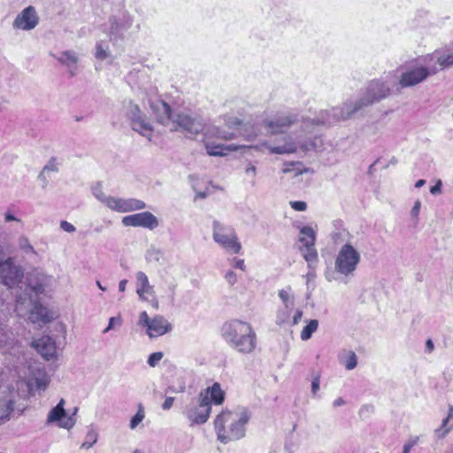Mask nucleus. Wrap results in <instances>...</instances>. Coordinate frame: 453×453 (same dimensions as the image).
Returning <instances> with one entry per match:
<instances>
[{"label": "nucleus", "instance_id": "nucleus-7", "mask_svg": "<svg viewBox=\"0 0 453 453\" xmlns=\"http://www.w3.org/2000/svg\"><path fill=\"white\" fill-rule=\"evenodd\" d=\"M212 237L215 242L220 245L224 250L232 253L238 254L242 249V244L234 229L226 226L218 220L212 223Z\"/></svg>", "mask_w": 453, "mask_h": 453}, {"label": "nucleus", "instance_id": "nucleus-12", "mask_svg": "<svg viewBox=\"0 0 453 453\" xmlns=\"http://www.w3.org/2000/svg\"><path fill=\"white\" fill-rule=\"evenodd\" d=\"M24 278L22 267L14 263L13 258L8 257L0 262V283L8 288L18 286Z\"/></svg>", "mask_w": 453, "mask_h": 453}, {"label": "nucleus", "instance_id": "nucleus-27", "mask_svg": "<svg viewBox=\"0 0 453 453\" xmlns=\"http://www.w3.org/2000/svg\"><path fill=\"white\" fill-rule=\"evenodd\" d=\"M15 411L14 400L10 395L0 399V419L8 420L11 414Z\"/></svg>", "mask_w": 453, "mask_h": 453}, {"label": "nucleus", "instance_id": "nucleus-26", "mask_svg": "<svg viewBox=\"0 0 453 453\" xmlns=\"http://www.w3.org/2000/svg\"><path fill=\"white\" fill-rule=\"evenodd\" d=\"M29 319L33 323H47L50 321L51 316H50V312L46 307L35 305L29 315Z\"/></svg>", "mask_w": 453, "mask_h": 453}, {"label": "nucleus", "instance_id": "nucleus-16", "mask_svg": "<svg viewBox=\"0 0 453 453\" xmlns=\"http://www.w3.org/2000/svg\"><path fill=\"white\" fill-rule=\"evenodd\" d=\"M121 222L125 226L144 227L150 230L157 228L159 225L157 218L150 211L125 216Z\"/></svg>", "mask_w": 453, "mask_h": 453}, {"label": "nucleus", "instance_id": "nucleus-21", "mask_svg": "<svg viewBox=\"0 0 453 453\" xmlns=\"http://www.w3.org/2000/svg\"><path fill=\"white\" fill-rule=\"evenodd\" d=\"M28 288L36 295L43 293L46 286L47 277L36 271L29 273L27 277Z\"/></svg>", "mask_w": 453, "mask_h": 453}, {"label": "nucleus", "instance_id": "nucleus-22", "mask_svg": "<svg viewBox=\"0 0 453 453\" xmlns=\"http://www.w3.org/2000/svg\"><path fill=\"white\" fill-rule=\"evenodd\" d=\"M19 342L13 332L7 328L0 326V350L7 353L14 349Z\"/></svg>", "mask_w": 453, "mask_h": 453}, {"label": "nucleus", "instance_id": "nucleus-6", "mask_svg": "<svg viewBox=\"0 0 453 453\" xmlns=\"http://www.w3.org/2000/svg\"><path fill=\"white\" fill-rule=\"evenodd\" d=\"M360 261V252L352 244L347 242L338 250L334 260V270L345 279H349L354 276Z\"/></svg>", "mask_w": 453, "mask_h": 453}, {"label": "nucleus", "instance_id": "nucleus-13", "mask_svg": "<svg viewBox=\"0 0 453 453\" xmlns=\"http://www.w3.org/2000/svg\"><path fill=\"white\" fill-rule=\"evenodd\" d=\"M173 121L190 136L200 134L204 127V123L201 117L184 112L174 115Z\"/></svg>", "mask_w": 453, "mask_h": 453}, {"label": "nucleus", "instance_id": "nucleus-44", "mask_svg": "<svg viewBox=\"0 0 453 453\" xmlns=\"http://www.w3.org/2000/svg\"><path fill=\"white\" fill-rule=\"evenodd\" d=\"M418 439L419 438L416 436L408 440L403 445V453H410L411 449L418 443Z\"/></svg>", "mask_w": 453, "mask_h": 453}, {"label": "nucleus", "instance_id": "nucleus-47", "mask_svg": "<svg viewBox=\"0 0 453 453\" xmlns=\"http://www.w3.org/2000/svg\"><path fill=\"white\" fill-rule=\"evenodd\" d=\"M121 322H122V320H121L120 317L110 318L108 326L104 330V333L105 334V333L109 332L111 329H112L115 324L120 326Z\"/></svg>", "mask_w": 453, "mask_h": 453}, {"label": "nucleus", "instance_id": "nucleus-54", "mask_svg": "<svg viewBox=\"0 0 453 453\" xmlns=\"http://www.w3.org/2000/svg\"><path fill=\"white\" fill-rule=\"evenodd\" d=\"M441 180H438L436 184L430 188V193L432 195H439L441 193Z\"/></svg>", "mask_w": 453, "mask_h": 453}, {"label": "nucleus", "instance_id": "nucleus-20", "mask_svg": "<svg viewBox=\"0 0 453 453\" xmlns=\"http://www.w3.org/2000/svg\"><path fill=\"white\" fill-rule=\"evenodd\" d=\"M37 351L47 360L53 358L56 355V344L50 336H42L34 342Z\"/></svg>", "mask_w": 453, "mask_h": 453}, {"label": "nucleus", "instance_id": "nucleus-9", "mask_svg": "<svg viewBox=\"0 0 453 453\" xmlns=\"http://www.w3.org/2000/svg\"><path fill=\"white\" fill-rule=\"evenodd\" d=\"M315 241L316 233L312 227L308 226L301 227L299 242L302 243V246L300 247V251L309 268H313L319 262Z\"/></svg>", "mask_w": 453, "mask_h": 453}, {"label": "nucleus", "instance_id": "nucleus-35", "mask_svg": "<svg viewBox=\"0 0 453 453\" xmlns=\"http://www.w3.org/2000/svg\"><path fill=\"white\" fill-rule=\"evenodd\" d=\"M437 62L441 68L453 65V51L438 57Z\"/></svg>", "mask_w": 453, "mask_h": 453}, {"label": "nucleus", "instance_id": "nucleus-49", "mask_svg": "<svg viewBox=\"0 0 453 453\" xmlns=\"http://www.w3.org/2000/svg\"><path fill=\"white\" fill-rule=\"evenodd\" d=\"M42 171L49 173V172H58V168L55 162L54 158H51L47 165H44L42 168Z\"/></svg>", "mask_w": 453, "mask_h": 453}, {"label": "nucleus", "instance_id": "nucleus-61", "mask_svg": "<svg viewBox=\"0 0 453 453\" xmlns=\"http://www.w3.org/2000/svg\"><path fill=\"white\" fill-rule=\"evenodd\" d=\"M4 219L6 222H9V221H20L18 218H16L13 214L10 213V212H6L4 214Z\"/></svg>", "mask_w": 453, "mask_h": 453}, {"label": "nucleus", "instance_id": "nucleus-17", "mask_svg": "<svg viewBox=\"0 0 453 453\" xmlns=\"http://www.w3.org/2000/svg\"><path fill=\"white\" fill-rule=\"evenodd\" d=\"M39 22L38 15L33 6L25 8L14 19L13 27L21 30H31Z\"/></svg>", "mask_w": 453, "mask_h": 453}, {"label": "nucleus", "instance_id": "nucleus-57", "mask_svg": "<svg viewBox=\"0 0 453 453\" xmlns=\"http://www.w3.org/2000/svg\"><path fill=\"white\" fill-rule=\"evenodd\" d=\"M47 173L42 171L39 173L38 179L42 183V187L45 188L48 185V180L46 176Z\"/></svg>", "mask_w": 453, "mask_h": 453}, {"label": "nucleus", "instance_id": "nucleus-33", "mask_svg": "<svg viewBox=\"0 0 453 453\" xmlns=\"http://www.w3.org/2000/svg\"><path fill=\"white\" fill-rule=\"evenodd\" d=\"M97 441V433L93 429L89 428L86 434V440L81 444L82 449H89Z\"/></svg>", "mask_w": 453, "mask_h": 453}, {"label": "nucleus", "instance_id": "nucleus-8", "mask_svg": "<svg viewBox=\"0 0 453 453\" xmlns=\"http://www.w3.org/2000/svg\"><path fill=\"white\" fill-rule=\"evenodd\" d=\"M300 120V115L296 111H281L274 116L264 120L267 131L273 134L284 133Z\"/></svg>", "mask_w": 453, "mask_h": 453}, {"label": "nucleus", "instance_id": "nucleus-5", "mask_svg": "<svg viewBox=\"0 0 453 453\" xmlns=\"http://www.w3.org/2000/svg\"><path fill=\"white\" fill-rule=\"evenodd\" d=\"M297 145L303 152L322 151L324 150V139L321 135L314 134L306 139L298 137L297 142H296L291 137H287L281 145L272 146L266 144V147L270 153L282 155L295 153L297 150Z\"/></svg>", "mask_w": 453, "mask_h": 453}, {"label": "nucleus", "instance_id": "nucleus-1", "mask_svg": "<svg viewBox=\"0 0 453 453\" xmlns=\"http://www.w3.org/2000/svg\"><path fill=\"white\" fill-rule=\"evenodd\" d=\"M395 75L391 73L371 81L357 100L347 101L340 108L321 111L314 119L302 118L303 131L309 132V129L315 126H330L338 121L350 119L362 109L387 98L391 93L395 94Z\"/></svg>", "mask_w": 453, "mask_h": 453}, {"label": "nucleus", "instance_id": "nucleus-11", "mask_svg": "<svg viewBox=\"0 0 453 453\" xmlns=\"http://www.w3.org/2000/svg\"><path fill=\"white\" fill-rule=\"evenodd\" d=\"M430 74L429 68L423 65L406 69L402 72L399 77L395 76V94H399L403 88L423 82Z\"/></svg>", "mask_w": 453, "mask_h": 453}, {"label": "nucleus", "instance_id": "nucleus-37", "mask_svg": "<svg viewBox=\"0 0 453 453\" xmlns=\"http://www.w3.org/2000/svg\"><path fill=\"white\" fill-rule=\"evenodd\" d=\"M92 193L95 196V197L99 200L101 203H103L104 205H106V201L108 198H110L111 196H106L103 190L101 185H96L93 188Z\"/></svg>", "mask_w": 453, "mask_h": 453}, {"label": "nucleus", "instance_id": "nucleus-64", "mask_svg": "<svg viewBox=\"0 0 453 453\" xmlns=\"http://www.w3.org/2000/svg\"><path fill=\"white\" fill-rule=\"evenodd\" d=\"M127 284V280H121L119 283V291L124 292L126 290Z\"/></svg>", "mask_w": 453, "mask_h": 453}, {"label": "nucleus", "instance_id": "nucleus-63", "mask_svg": "<svg viewBox=\"0 0 453 453\" xmlns=\"http://www.w3.org/2000/svg\"><path fill=\"white\" fill-rule=\"evenodd\" d=\"M344 404H345V401L342 397L336 398L333 403L334 407H340Z\"/></svg>", "mask_w": 453, "mask_h": 453}, {"label": "nucleus", "instance_id": "nucleus-36", "mask_svg": "<svg viewBox=\"0 0 453 453\" xmlns=\"http://www.w3.org/2000/svg\"><path fill=\"white\" fill-rule=\"evenodd\" d=\"M453 418V406L449 405V412L447 417L442 420V424L440 429H438L436 432L439 433L441 430H444L441 434L442 436H444L446 434H448L450 430V427H447V425L450 419Z\"/></svg>", "mask_w": 453, "mask_h": 453}, {"label": "nucleus", "instance_id": "nucleus-31", "mask_svg": "<svg viewBox=\"0 0 453 453\" xmlns=\"http://www.w3.org/2000/svg\"><path fill=\"white\" fill-rule=\"evenodd\" d=\"M279 297L281 300L283 305L287 307L295 306V296L292 294L290 287L285 289H280L279 291Z\"/></svg>", "mask_w": 453, "mask_h": 453}, {"label": "nucleus", "instance_id": "nucleus-32", "mask_svg": "<svg viewBox=\"0 0 453 453\" xmlns=\"http://www.w3.org/2000/svg\"><path fill=\"white\" fill-rule=\"evenodd\" d=\"M318 326H319V322L317 319L310 320L308 325L305 326L301 332V335H300L301 339L303 341L309 340L311 337L312 334L317 331Z\"/></svg>", "mask_w": 453, "mask_h": 453}, {"label": "nucleus", "instance_id": "nucleus-45", "mask_svg": "<svg viewBox=\"0 0 453 453\" xmlns=\"http://www.w3.org/2000/svg\"><path fill=\"white\" fill-rule=\"evenodd\" d=\"M290 206L297 211H304L307 209V203L303 201H291Z\"/></svg>", "mask_w": 453, "mask_h": 453}, {"label": "nucleus", "instance_id": "nucleus-42", "mask_svg": "<svg viewBox=\"0 0 453 453\" xmlns=\"http://www.w3.org/2000/svg\"><path fill=\"white\" fill-rule=\"evenodd\" d=\"M148 256L150 261H156L158 263L163 257V252L159 249L151 248L148 251Z\"/></svg>", "mask_w": 453, "mask_h": 453}, {"label": "nucleus", "instance_id": "nucleus-60", "mask_svg": "<svg viewBox=\"0 0 453 453\" xmlns=\"http://www.w3.org/2000/svg\"><path fill=\"white\" fill-rule=\"evenodd\" d=\"M245 173L246 174L250 175L251 174L253 177L256 176V173H257V169L254 165H250L247 166V168L245 169Z\"/></svg>", "mask_w": 453, "mask_h": 453}, {"label": "nucleus", "instance_id": "nucleus-58", "mask_svg": "<svg viewBox=\"0 0 453 453\" xmlns=\"http://www.w3.org/2000/svg\"><path fill=\"white\" fill-rule=\"evenodd\" d=\"M234 267L238 268L242 271H245V264L243 259H234Z\"/></svg>", "mask_w": 453, "mask_h": 453}, {"label": "nucleus", "instance_id": "nucleus-56", "mask_svg": "<svg viewBox=\"0 0 453 453\" xmlns=\"http://www.w3.org/2000/svg\"><path fill=\"white\" fill-rule=\"evenodd\" d=\"M344 233L348 234L345 229H343L342 232H334L332 234V240L335 244L339 243L340 241H342L341 237Z\"/></svg>", "mask_w": 453, "mask_h": 453}, {"label": "nucleus", "instance_id": "nucleus-53", "mask_svg": "<svg viewBox=\"0 0 453 453\" xmlns=\"http://www.w3.org/2000/svg\"><path fill=\"white\" fill-rule=\"evenodd\" d=\"M302 317H303V311L300 310V309H297L295 311V314H294V316L292 318L291 325L292 326L297 325L300 322Z\"/></svg>", "mask_w": 453, "mask_h": 453}, {"label": "nucleus", "instance_id": "nucleus-40", "mask_svg": "<svg viewBox=\"0 0 453 453\" xmlns=\"http://www.w3.org/2000/svg\"><path fill=\"white\" fill-rule=\"evenodd\" d=\"M357 365V357L354 351H349V357L344 364L347 370H353Z\"/></svg>", "mask_w": 453, "mask_h": 453}, {"label": "nucleus", "instance_id": "nucleus-50", "mask_svg": "<svg viewBox=\"0 0 453 453\" xmlns=\"http://www.w3.org/2000/svg\"><path fill=\"white\" fill-rule=\"evenodd\" d=\"M225 279L227 281V283L231 286L234 285L237 281V275L233 271H228L225 274Z\"/></svg>", "mask_w": 453, "mask_h": 453}, {"label": "nucleus", "instance_id": "nucleus-41", "mask_svg": "<svg viewBox=\"0 0 453 453\" xmlns=\"http://www.w3.org/2000/svg\"><path fill=\"white\" fill-rule=\"evenodd\" d=\"M162 358H163L162 352H160V351L154 352L149 356L147 362L150 367H155L156 365H157V364L160 362V360Z\"/></svg>", "mask_w": 453, "mask_h": 453}, {"label": "nucleus", "instance_id": "nucleus-25", "mask_svg": "<svg viewBox=\"0 0 453 453\" xmlns=\"http://www.w3.org/2000/svg\"><path fill=\"white\" fill-rule=\"evenodd\" d=\"M57 59L68 68L71 76H74L76 74V65L78 58L73 51H64L60 54L59 57L57 58Z\"/></svg>", "mask_w": 453, "mask_h": 453}, {"label": "nucleus", "instance_id": "nucleus-30", "mask_svg": "<svg viewBox=\"0 0 453 453\" xmlns=\"http://www.w3.org/2000/svg\"><path fill=\"white\" fill-rule=\"evenodd\" d=\"M295 306H290L287 308V306L283 305L280 307L276 315V324L277 325H284L290 322V317L294 311Z\"/></svg>", "mask_w": 453, "mask_h": 453}, {"label": "nucleus", "instance_id": "nucleus-15", "mask_svg": "<svg viewBox=\"0 0 453 453\" xmlns=\"http://www.w3.org/2000/svg\"><path fill=\"white\" fill-rule=\"evenodd\" d=\"M106 207L110 210L125 213L134 211L143 210L146 208V203L136 198H122L116 196H110L106 201Z\"/></svg>", "mask_w": 453, "mask_h": 453}, {"label": "nucleus", "instance_id": "nucleus-14", "mask_svg": "<svg viewBox=\"0 0 453 453\" xmlns=\"http://www.w3.org/2000/svg\"><path fill=\"white\" fill-rule=\"evenodd\" d=\"M65 401L61 399L58 403L49 412L47 422H58V426L59 427L69 430L73 428L76 423V419L73 416L76 414L78 409H74L73 415H67L65 410Z\"/></svg>", "mask_w": 453, "mask_h": 453}, {"label": "nucleus", "instance_id": "nucleus-2", "mask_svg": "<svg viewBox=\"0 0 453 453\" xmlns=\"http://www.w3.org/2000/svg\"><path fill=\"white\" fill-rule=\"evenodd\" d=\"M250 418V414L246 408H240L234 411L223 410L214 420L218 440L222 443H227L243 438Z\"/></svg>", "mask_w": 453, "mask_h": 453}, {"label": "nucleus", "instance_id": "nucleus-4", "mask_svg": "<svg viewBox=\"0 0 453 453\" xmlns=\"http://www.w3.org/2000/svg\"><path fill=\"white\" fill-rule=\"evenodd\" d=\"M224 400L225 392L219 383L215 382L211 387L202 390L196 402L192 401L184 413L192 425L204 424L210 417L211 403L220 405Z\"/></svg>", "mask_w": 453, "mask_h": 453}, {"label": "nucleus", "instance_id": "nucleus-62", "mask_svg": "<svg viewBox=\"0 0 453 453\" xmlns=\"http://www.w3.org/2000/svg\"><path fill=\"white\" fill-rule=\"evenodd\" d=\"M317 265L313 267V268H309L310 271L307 273L306 274V279L307 280H311L312 279L315 278L316 274H315V272H314V269L316 268Z\"/></svg>", "mask_w": 453, "mask_h": 453}, {"label": "nucleus", "instance_id": "nucleus-46", "mask_svg": "<svg viewBox=\"0 0 453 453\" xmlns=\"http://www.w3.org/2000/svg\"><path fill=\"white\" fill-rule=\"evenodd\" d=\"M35 384H36V387L38 389L45 390L49 384V380L47 379L46 376H42L41 378H36Z\"/></svg>", "mask_w": 453, "mask_h": 453}, {"label": "nucleus", "instance_id": "nucleus-24", "mask_svg": "<svg viewBox=\"0 0 453 453\" xmlns=\"http://www.w3.org/2000/svg\"><path fill=\"white\" fill-rule=\"evenodd\" d=\"M110 24L111 35H117L131 27L132 19L128 15L124 14L121 18H111Z\"/></svg>", "mask_w": 453, "mask_h": 453}, {"label": "nucleus", "instance_id": "nucleus-34", "mask_svg": "<svg viewBox=\"0 0 453 453\" xmlns=\"http://www.w3.org/2000/svg\"><path fill=\"white\" fill-rule=\"evenodd\" d=\"M95 57L98 60H104L108 57V46L103 42L96 43Z\"/></svg>", "mask_w": 453, "mask_h": 453}, {"label": "nucleus", "instance_id": "nucleus-59", "mask_svg": "<svg viewBox=\"0 0 453 453\" xmlns=\"http://www.w3.org/2000/svg\"><path fill=\"white\" fill-rule=\"evenodd\" d=\"M434 349V344L431 339L426 340V351L427 353H431Z\"/></svg>", "mask_w": 453, "mask_h": 453}, {"label": "nucleus", "instance_id": "nucleus-23", "mask_svg": "<svg viewBox=\"0 0 453 453\" xmlns=\"http://www.w3.org/2000/svg\"><path fill=\"white\" fill-rule=\"evenodd\" d=\"M153 112L156 114L157 121L165 124L172 118V109L168 104L164 101H157L150 105Z\"/></svg>", "mask_w": 453, "mask_h": 453}, {"label": "nucleus", "instance_id": "nucleus-3", "mask_svg": "<svg viewBox=\"0 0 453 453\" xmlns=\"http://www.w3.org/2000/svg\"><path fill=\"white\" fill-rule=\"evenodd\" d=\"M221 336L230 348L241 354H251L257 346V334L251 325L240 319L225 322Z\"/></svg>", "mask_w": 453, "mask_h": 453}, {"label": "nucleus", "instance_id": "nucleus-48", "mask_svg": "<svg viewBox=\"0 0 453 453\" xmlns=\"http://www.w3.org/2000/svg\"><path fill=\"white\" fill-rule=\"evenodd\" d=\"M60 228L67 233H74L76 230L75 226L66 220L60 221Z\"/></svg>", "mask_w": 453, "mask_h": 453}, {"label": "nucleus", "instance_id": "nucleus-29", "mask_svg": "<svg viewBox=\"0 0 453 453\" xmlns=\"http://www.w3.org/2000/svg\"><path fill=\"white\" fill-rule=\"evenodd\" d=\"M205 149H206V152L208 155L217 157V156H224L225 155L224 150H236L237 147H233V146L226 147V146H224L221 144H215L213 142H205Z\"/></svg>", "mask_w": 453, "mask_h": 453}, {"label": "nucleus", "instance_id": "nucleus-51", "mask_svg": "<svg viewBox=\"0 0 453 453\" xmlns=\"http://www.w3.org/2000/svg\"><path fill=\"white\" fill-rule=\"evenodd\" d=\"M319 385H320V376L319 374H317L311 382V393L312 395H316L317 392L319 390Z\"/></svg>", "mask_w": 453, "mask_h": 453}, {"label": "nucleus", "instance_id": "nucleus-18", "mask_svg": "<svg viewBox=\"0 0 453 453\" xmlns=\"http://www.w3.org/2000/svg\"><path fill=\"white\" fill-rule=\"evenodd\" d=\"M226 124L232 129V131H226L219 127H212L208 133L216 138L222 140H232L241 134L242 122L237 118L229 117L226 119Z\"/></svg>", "mask_w": 453, "mask_h": 453}, {"label": "nucleus", "instance_id": "nucleus-10", "mask_svg": "<svg viewBox=\"0 0 453 453\" xmlns=\"http://www.w3.org/2000/svg\"><path fill=\"white\" fill-rule=\"evenodd\" d=\"M126 114L127 119L130 120L132 129L146 137L149 141H151L153 131L152 126L145 114L142 112L140 107L132 101H128L126 106Z\"/></svg>", "mask_w": 453, "mask_h": 453}, {"label": "nucleus", "instance_id": "nucleus-55", "mask_svg": "<svg viewBox=\"0 0 453 453\" xmlns=\"http://www.w3.org/2000/svg\"><path fill=\"white\" fill-rule=\"evenodd\" d=\"M174 397L168 396L165 398V402L162 404V408L165 411L170 410L173 404Z\"/></svg>", "mask_w": 453, "mask_h": 453}, {"label": "nucleus", "instance_id": "nucleus-28", "mask_svg": "<svg viewBox=\"0 0 453 453\" xmlns=\"http://www.w3.org/2000/svg\"><path fill=\"white\" fill-rule=\"evenodd\" d=\"M136 280H137V294L142 298L145 293H150L152 288L150 285L149 279L147 275L143 272H138L136 273Z\"/></svg>", "mask_w": 453, "mask_h": 453}, {"label": "nucleus", "instance_id": "nucleus-19", "mask_svg": "<svg viewBox=\"0 0 453 453\" xmlns=\"http://www.w3.org/2000/svg\"><path fill=\"white\" fill-rule=\"evenodd\" d=\"M171 330V323L163 316L157 315L151 319L150 324L147 328V334L150 338H155L164 335Z\"/></svg>", "mask_w": 453, "mask_h": 453}, {"label": "nucleus", "instance_id": "nucleus-38", "mask_svg": "<svg viewBox=\"0 0 453 453\" xmlns=\"http://www.w3.org/2000/svg\"><path fill=\"white\" fill-rule=\"evenodd\" d=\"M19 248L25 252L26 254H35V250L34 247L29 243V241L26 237H21L19 242Z\"/></svg>", "mask_w": 453, "mask_h": 453}, {"label": "nucleus", "instance_id": "nucleus-43", "mask_svg": "<svg viewBox=\"0 0 453 453\" xmlns=\"http://www.w3.org/2000/svg\"><path fill=\"white\" fill-rule=\"evenodd\" d=\"M151 319L149 317L146 311H142L139 314L138 325L148 328L150 324Z\"/></svg>", "mask_w": 453, "mask_h": 453}, {"label": "nucleus", "instance_id": "nucleus-39", "mask_svg": "<svg viewBox=\"0 0 453 453\" xmlns=\"http://www.w3.org/2000/svg\"><path fill=\"white\" fill-rule=\"evenodd\" d=\"M144 418V411L140 406L139 411L136 412V414L132 418L130 421V428L134 429Z\"/></svg>", "mask_w": 453, "mask_h": 453}, {"label": "nucleus", "instance_id": "nucleus-52", "mask_svg": "<svg viewBox=\"0 0 453 453\" xmlns=\"http://www.w3.org/2000/svg\"><path fill=\"white\" fill-rule=\"evenodd\" d=\"M420 208H421V202L419 200H417L411 211V215L413 218H415L416 219H418V214L420 211Z\"/></svg>", "mask_w": 453, "mask_h": 453}]
</instances>
